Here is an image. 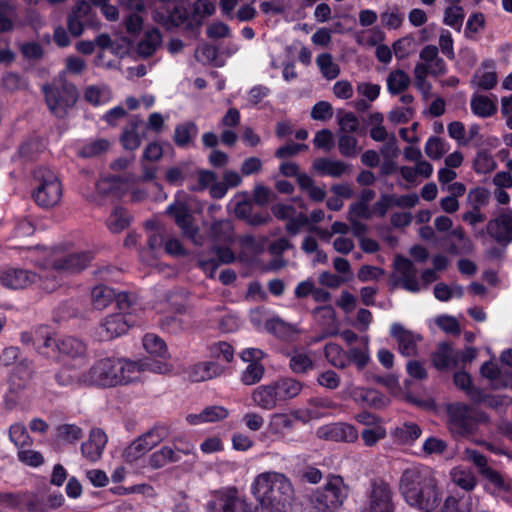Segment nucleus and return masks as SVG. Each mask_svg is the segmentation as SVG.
<instances>
[{
    "instance_id": "52",
    "label": "nucleus",
    "mask_w": 512,
    "mask_h": 512,
    "mask_svg": "<svg viewBox=\"0 0 512 512\" xmlns=\"http://www.w3.org/2000/svg\"><path fill=\"white\" fill-rule=\"evenodd\" d=\"M324 355L328 362L336 368H345L348 363L343 349L336 343H328L324 348Z\"/></svg>"
},
{
    "instance_id": "30",
    "label": "nucleus",
    "mask_w": 512,
    "mask_h": 512,
    "mask_svg": "<svg viewBox=\"0 0 512 512\" xmlns=\"http://www.w3.org/2000/svg\"><path fill=\"white\" fill-rule=\"evenodd\" d=\"M273 383L280 403L295 398L303 388L302 382L290 377L280 378Z\"/></svg>"
},
{
    "instance_id": "4",
    "label": "nucleus",
    "mask_w": 512,
    "mask_h": 512,
    "mask_svg": "<svg viewBox=\"0 0 512 512\" xmlns=\"http://www.w3.org/2000/svg\"><path fill=\"white\" fill-rule=\"evenodd\" d=\"M38 256L31 261L42 268L53 269L56 272H78L84 269L93 256L90 252L67 253L60 247H35Z\"/></svg>"
},
{
    "instance_id": "53",
    "label": "nucleus",
    "mask_w": 512,
    "mask_h": 512,
    "mask_svg": "<svg viewBox=\"0 0 512 512\" xmlns=\"http://www.w3.org/2000/svg\"><path fill=\"white\" fill-rule=\"evenodd\" d=\"M137 127H138V122L132 121L131 127L125 128L123 130V132L120 136V143L124 149L129 150V151H134L140 147L142 139L136 131Z\"/></svg>"
},
{
    "instance_id": "64",
    "label": "nucleus",
    "mask_w": 512,
    "mask_h": 512,
    "mask_svg": "<svg viewBox=\"0 0 512 512\" xmlns=\"http://www.w3.org/2000/svg\"><path fill=\"white\" fill-rule=\"evenodd\" d=\"M496 168V162L486 151H479L474 159V169L477 173L486 174Z\"/></svg>"
},
{
    "instance_id": "34",
    "label": "nucleus",
    "mask_w": 512,
    "mask_h": 512,
    "mask_svg": "<svg viewBox=\"0 0 512 512\" xmlns=\"http://www.w3.org/2000/svg\"><path fill=\"white\" fill-rule=\"evenodd\" d=\"M354 400L362 405L374 408L385 406V397L375 389L356 388L353 391Z\"/></svg>"
},
{
    "instance_id": "43",
    "label": "nucleus",
    "mask_w": 512,
    "mask_h": 512,
    "mask_svg": "<svg viewBox=\"0 0 512 512\" xmlns=\"http://www.w3.org/2000/svg\"><path fill=\"white\" fill-rule=\"evenodd\" d=\"M472 84L482 90H490L497 84V75L492 67L483 65L474 74Z\"/></svg>"
},
{
    "instance_id": "35",
    "label": "nucleus",
    "mask_w": 512,
    "mask_h": 512,
    "mask_svg": "<svg viewBox=\"0 0 512 512\" xmlns=\"http://www.w3.org/2000/svg\"><path fill=\"white\" fill-rule=\"evenodd\" d=\"M265 329L277 338L285 341L293 340L297 334L295 326L284 322L278 317L267 320Z\"/></svg>"
},
{
    "instance_id": "13",
    "label": "nucleus",
    "mask_w": 512,
    "mask_h": 512,
    "mask_svg": "<svg viewBox=\"0 0 512 512\" xmlns=\"http://www.w3.org/2000/svg\"><path fill=\"white\" fill-rule=\"evenodd\" d=\"M118 358L103 357L96 360L93 365L86 370L87 385L97 387H114L119 384L117 374Z\"/></svg>"
},
{
    "instance_id": "45",
    "label": "nucleus",
    "mask_w": 512,
    "mask_h": 512,
    "mask_svg": "<svg viewBox=\"0 0 512 512\" xmlns=\"http://www.w3.org/2000/svg\"><path fill=\"white\" fill-rule=\"evenodd\" d=\"M226 512H252L251 505L238 495L235 487L226 489Z\"/></svg>"
},
{
    "instance_id": "1",
    "label": "nucleus",
    "mask_w": 512,
    "mask_h": 512,
    "mask_svg": "<svg viewBox=\"0 0 512 512\" xmlns=\"http://www.w3.org/2000/svg\"><path fill=\"white\" fill-rule=\"evenodd\" d=\"M398 487L404 501L416 510L433 512L442 502V492L429 468H406L400 476Z\"/></svg>"
},
{
    "instance_id": "33",
    "label": "nucleus",
    "mask_w": 512,
    "mask_h": 512,
    "mask_svg": "<svg viewBox=\"0 0 512 512\" xmlns=\"http://www.w3.org/2000/svg\"><path fill=\"white\" fill-rule=\"evenodd\" d=\"M32 372V362L27 359L22 360L15 369L10 383L9 392L17 393L23 390L26 387L27 381L30 379Z\"/></svg>"
},
{
    "instance_id": "11",
    "label": "nucleus",
    "mask_w": 512,
    "mask_h": 512,
    "mask_svg": "<svg viewBox=\"0 0 512 512\" xmlns=\"http://www.w3.org/2000/svg\"><path fill=\"white\" fill-rule=\"evenodd\" d=\"M394 492L383 479L371 481L360 512H395Z\"/></svg>"
},
{
    "instance_id": "24",
    "label": "nucleus",
    "mask_w": 512,
    "mask_h": 512,
    "mask_svg": "<svg viewBox=\"0 0 512 512\" xmlns=\"http://www.w3.org/2000/svg\"><path fill=\"white\" fill-rule=\"evenodd\" d=\"M43 93L49 110L55 116L63 117L67 113V108L71 106L69 100L65 99L58 88L51 85H45Z\"/></svg>"
},
{
    "instance_id": "57",
    "label": "nucleus",
    "mask_w": 512,
    "mask_h": 512,
    "mask_svg": "<svg viewBox=\"0 0 512 512\" xmlns=\"http://www.w3.org/2000/svg\"><path fill=\"white\" fill-rule=\"evenodd\" d=\"M218 48L211 44H202L196 50V58L198 61L214 66H221V59L218 58Z\"/></svg>"
},
{
    "instance_id": "37",
    "label": "nucleus",
    "mask_w": 512,
    "mask_h": 512,
    "mask_svg": "<svg viewBox=\"0 0 512 512\" xmlns=\"http://www.w3.org/2000/svg\"><path fill=\"white\" fill-rule=\"evenodd\" d=\"M181 457L169 446H163L153 452L148 459V464L152 469H160L169 463L180 461Z\"/></svg>"
},
{
    "instance_id": "25",
    "label": "nucleus",
    "mask_w": 512,
    "mask_h": 512,
    "mask_svg": "<svg viewBox=\"0 0 512 512\" xmlns=\"http://www.w3.org/2000/svg\"><path fill=\"white\" fill-rule=\"evenodd\" d=\"M212 257H202L199 260V266L203 272L210 278H218V280L224 283V269H220L222 263H224V250L221 247H215L213 250Z\"/></svg>"
},
{
    "instance_id": "5",
    "label": "nucleus",
    "mask_w": 512,
    "mask_h": 512,
    "mask_svg": "<svg viewBox=\"0 0 512 512\" xmlns=\"http://www.w3.org/2000/svg\"><path fill=\"white\" fill-rule=\"evenodd\" d=\"M118 313L106 316L97 328V337L101 341H109L125 334L134 324L131 315L136 310L135 297L121 292L117 297Z\"/></svg>"
},
{
    "instance_id": "59",
    "label": "nucleus",
    "mask_w": 512,
    "mask_h": 512,
    "mask_svg": "<svg viewBox=\"0 0 512 512\" xmlns=\"http://www.w3.org/2000/svg\"><path fill=\"white\" fill-rule=\"evenodd\" d=\"M338 148L341 155L345 157H355L360 150L358 148V140L350 134L343 133L339 135Z\"/></svg>"
},
{
    "instance_id": "61",
    "label": "nucleus",
    "mask_w": 512,
    "mask_h": 512,
    "mask_svg": "<svg viewBox=\"0 0 512 512\" xmlns=\"http://www.w3.org/2000/svg\"><path fill=\"white\" fill-rule=\"evenodd\" d=\"M451 476L453 482L466 491H471L476 486V478L470 471L455 469L452 471Z\"/></svg>"
},
{
    "instance_id": "15",
    "label": "nucleus",
    "mask_w": 512,
    "mask_h": 512,
    "mask_svg": "<svg viewBox=\"0 0 512 512\" xmlns=\"http://www.w3.org/2000/svg\"><path fill=\"white\" fill-rule=\"evenodd\" d=\"M395 274L392 275V287L401 286L403 289L417 293L420 291L417 275L418 270L413 262L403 256H397L394 261Z\"/></svg>"
},
{
    "instance_id": "51",
    "label": "nucleus",
    "mask_w": 512,
    "mask_h": 512,
    "mask_svg": "<svg viewBox=\"0 0 512 512\" xmlns=\"http://www.w3.org/2000/svg\"><path fill=\"white\" fill-rule=\"evenodd\" d=\"M143 346L153 356L165 358L168 354L165 342L155 334H146L143 338Z\"/></svg>"
},
{
    "instance_id": "9",
    "label": "nucleus",
    "mask_w": 512,
    "mask_h": 512,
    "mask_svg": "<svg viewBox=\"0 0 512 512\" xmlns=\"http://www.w3.org/2000/svg\"><path fill=\"white\" fill-rule=\"evenodd\" d=\"M452 226H421L420 236L425 240H431L437 246L451 254H468L473 245L460 228L451 230Z\"/></svg>"
},
{
    "instance_id": "32",
    "label": "nucleus",
    "mask_w": 512,
    "mask_h": 512,
    "mask_svg": "<svg viewBox=\"0 0 512 512\" xmlns=\"http://www.w3.org/2000/svg\"><path fill=\"white\" fill-rule=\"evenodd\" d=\"M115 291L106 285H97L91 290V303L94 309L103 310L107 308L112 302L117 303Z\"/></svg>"
},
{
    "instance_id": "8",
    "label": "nucleus",
    "mask_w": 512,
    "mask_h": 512,
    "mask_svg": "<svg viewBox=\"0 0 512 512\" xmlns=\"http://www.w3.org/2000/svg\"><path fill=\"white\" fill-rule=\"evenodd\" d=\"M348 497V487L342 477L330 476L322 487L309 496V503L315 512H337Z\"/></svg>"
},
{
    "instance_id": "27",
    "label": "nucleus",
    "mask_w": 512,
    "mask_h": 512,
    "mask_svg": "<svg viewBox=\"0 0 512 512\" xmlns=\"http://www.w3.org/2000/svg\"><path fill=\"white\" fill-rule=\"evenodd\" d=\"M422 62L430 69L433 76L443 75L446 72V63L439 56V50L435 45H426L419 54Z\"/></svg>"
},
{
    "instance_id": "3",
    "label": "nucleus",
    "mask_w": 512,
    "mask_h": 512,
    "mask_svg": "<svg viewBox=\"0 0 512 512\" xmlns=\"http://www.w3.org/2000/svg\"><path fill=\"white\" fill-rule=\"evenodd\" d=\"M251 490L261 508H285L293 495L289 479L277 472L259 474L254 479Z\"/></svg>"
},
{
    "instance_id": "54",
    "label": "nucleus",
    "mask_w": 512,
    "mask_h": 512,
    "mask_svg": "<svg viewBox=\"0 0 512 512\" xmlns=\"http://www.w3.org/2000/svg\"><path fill=\"white\" fill-rule=\"evenodd\" d=\"M9 439L18 448H24L32 443L25 425L14 423L9 428Z\"/></svg>"
},
{
    "instance_id": "21",
    "label": "nucleus",
    "mask_w": 512,
    "mask_h": 512,
    "mask_svg": "<svg viewBox=\"0 0 512 512\" xmlns=\"http://www.w3.org/2000/svg\"><path fill=\"white\" fill-rule=\"evenodd\" d=\"M60 386H88L86 371H80L75 365H63L55 375Z\"/></svg>"
},
{
    "instance_id": "16",
    "label": "nucleus",
    "mask_w": 512,
    "mask_h": 512,
    "mask_svg": "<svg viewBox=\"0 0 512 512\" xmlns=\"http://www.w3.org/2000/svg\"><path fill=\"white\" fill-rule=\"evenodd\" d=\"M142 371H152L161 374L167 371V366L161 362L152 363L149 360L133 362L118 358L117 374L121 378L119 384H127L137 380Z\"/></svg>"
},
{
    "instance_id": "17",
    "label": "nucleus",
    "mask_w": 512,
    "mask_h": 512,
    "mask_svg": "<svg viewBox=\"0 0 512 512\" xmlns=\"http://www.w3.org/2000/svg\"><path fill=\"white\" fill-rule=\"evenodd\" d=\"M39 280L40 276L23 268L9 267L0 272V283L12 290L28 288Z\"/></svg>"
},
{
    "instance_id": "56",
    "label": "nucleus",
    "mask_w": 512,
    "mask_h": 512,
    "mask_svg": "<svg viewBox=\"0 0 512 512\" xmlns=\"http://www.w3.org/2000/svg\"><path fill=\"white\" fill-rule=\"evenodd\" d=\"M349 218L351 224H359L360 220H370L373 218L372 206L356 201L349 207Z\"/></svg>"
},
{
    "instance_id": "2",
    "label": "nucleus",
    "mask_w": 512,
    "mask_h": 512,
    "mask_svg": "<svg viewBox=\"0 0 512 512\" xmlns=\"http://www.w3.org/2000/svg\"><path fill=\"white\" fill-rule=\"evenodd\" d=\"M215 12V5L210 0H196L190 10L183 4H177L172 10L153 12V20L166 30L183 27L185 31L195 33L203 20Z\"/></svg>"
},
{
    "instance_id": "55",
    "label": "nucleus",
    "mask_w": 512,
    "mask_h": 512,
    "mask_svg": "<svg viewBox=\"0 0 512 512\" xmlns=\"http://www.w3.org/2000/svg\"><path fill=\"white\" fill-rule=\"evenodd\" d=\"M489 191L483 187L470 189L467 193L466 204L469 208L481 210L487 205Z\"/></svg>"
},
{
    "instance_id": "62",
    "label": "nucleus",
    "mask_w": 512,
    "mask_h": 512,
    "mask_svg": "<svg viewBox=\"0 0 512 512\" xmlns=\"http://www.w3.org/2000/svg\"><path fill=\"white\" fill-rule=\"evenodd\" d=\"M109 148V142L105 139H97L84 145L79 152L82 158H92L101 155Z\"/></svg>"
},
{
    "instance_id": "47",
    "label": "nucleus",
    "mask_w": 512,
    "mask_h": 512,
    "mask_svg": "<svg viewBox=\"0 0 512 512\" xmlns=\"http://www.w3.org/2000/svg\"><path fill=\"white\" fill-rule=\"evenodd\" d=\"M314 361L308 354L294 352L289 358V368L295 374H306L314 369Z\"/></svg>"
},
{
    "instance_id": "41",
    "label": "nucleus",
    "mask_w": 512,
    "mask_h": 512,
    "mask_svg": "<svg viewBox=\"0 0 512 512\" xmlns=\"http://www.w3.org/2000/svg\"><path fill=\"white\" fill-rule=\"evenodd\" d=\"M470 106L472 112L481 118L491 117L497 111L496 104L485 95L472 96Z\"/></svg>"
},
{
    "instance_id": "36",
    "label": "nucleus",
    "mask_w": 512,
    "mask_h": 512,
    "mask_svg": "<svg viewBox=\"0 0 512 512\" xmlns=\"http://www.w3.org/2000/svg\"><path fill=\"white\" fill-rule=\"evenodd\" d=\"M421 435L420 427L412 422L403 423L391 431V437L398 444H409Z\"/></svg>"
},
{
    "instance_id": "50",
    "label": "nucleus",
    "mask_w": 512,
    "mask_h": 512,
    "mask_svg": "<svg viewBox=\"0 0 512 512\" xmlns=\"http://www.w3.org/2000/svg\"><path fill=\"white\" fill-rule=\"evenodd\" d=\"M449 150V144L439 138V137H430L424 147V151L426 155L432 160L441 159Z\"/></svg>"
},
{
    "instance_id": "14",
    "label": "nucleus",
    "mask_w": 512,
    "mask_h": 512,
    "mask_svg": "<svg viewBox=\"0 0 512 512\" xmlns=\"http://www.w3.org/2000/svg\"><path fill=\"white\" fill-rule=\"evenodd\" d=\"M201 211L202 205L196 198L183 191H178L173 202L167 206L165 213L174 219L175 224H193V215Z\"/></svg>"
},
{
    "instance_id": "60",
    "label": "nucleus",
    "mask_w": 512,
    "mask_h": 512,
    "mask_svg": "<svg viewBox=\"0 0 512 512\" xmlns=\"http://www.w3.org/2000/svg\"><path fill=\"white\" fill-rule=\"evenodd\" d=\"M316 321L323 328H335V310L330 305L319 306L313 310Z\"/></svg>"
},
{
    "instance_id": "7",
    "label": "nucleus",
    "mask_w": 512,
    "mask_h": 512,
    "mask_svg": "<svg viewBox=\"0 0 512 512\" xmlns=\"http://www.w3.org/2000/svg\"><path fill=\"white\" fill-rule=\"evenodd\" d=\"M464 454L466 460L472 462L478 468L479 474L488 482L486 489H491V493L512 504V478L488 466L486 456L479 451L466 449Z\"/></svg>"
},
{
    "instance_id": "49",
    "label": "nucleus",
    "mask_w": 512,
    "mask_h": 512,
    "mask_svg": "<svg viewBox=\"0 0 512 512\" xmlns=\"http://www.w3.org/2000/svg\"><path fill=\"white\" fill-rule=\"evenodd\" d=\"M464 18L465 12L460 5H449L444 11L443 23L459 32Z\"/></svg>"
},
{
    "instance_id": "26",
    "label": "nucleus",
    "mask_w": 512,
    "mask_h": 512,
    "mask_svg": "<svg viewBox=\"0 0 512 512\" xmlns=\"http://www.w3.org/2000/svg\"><path fill=\"white\" fill-rule=\"evenodd\" d=\"M432 362L438 370H446L458 365V353L447 342L440 343L432 354Z\"/></svg>"
},
{
    "instance_id": "44",
    "label": "nucleus",
    "mask_w": 512,
    "mask_h": 512,
    "mask_svg": "<svg viewBox=\"0 0 512 512\" xmlns=\"http://www.w3.org/2000/svg\"><path fill=\"white\" fill-rule=\"evenodd\" d=\"M198 132L197 126L193 122H186L176 126L173 140L178 147H186L191 143Z\"/></svg>"
},
{
    "instance_id": "63",
    "label": "nucleus",
    "mask_w": 512,
    "mask_h": 512,
    "mask_svg": "<svg viewBox=\"0 0 512 512\" xmlns=\"http://www.w3.org/2000/svg\"><path fill=\"white\" fill-rule=\"evenodd\" d=\"M217 182V175L211 170H198V183L190 185L188 189L192 192H200L210 188Z\"/></svg>"
},
{
    "instance_id": "10",
    "label": "nucleus",
    "mask_w": 512,
    "mask_h": 512,
    "mask_svg": "<svg viewBox=\"0 0 512 512\" xmlns=\"http://www.w3.org/2000/svg\"><path fill=\"white\" fill-rule=\"evenodd\" d=\"M447 415L451 433L460 437L473 434L478 422L487 421L483 412L459 402L447 406Z\"/></svg>"
},
{
    "instance_id": "42",
    "label": "nucleus",
    "mask_w": 512,
    "mask_h": 512,
    "mask_svg": "<svg viewBox=\"0 0 512 512\" xmlns=\"http://www.w3.org/2000/svg\"><path fill=\"white\" fill-rule=\"evenodd\" d=\"M410 83L409 75L403 70L391 71L387 77V89L392 95L401 94L410 86Z\"/></svg>"
},
{
    "instance_id": "46",
    "label": "nucleus",
    "mask_w": 512,
    "mask_h": 512,
    "mask_svg": "<svg viewBox=\"0 0 512 512\" xmlns=\"http://www.w3.org/2000/svg\"><path fill=\"white\" fill-rule=\"evenodd\" d=\"M316 64L322 74L327 80H333L340 74V67L333 61V57L329 53H322L317 56Z\"/></svg>"
},
{
    "instance_id": "18",
    "label": "nucleus",
    "mask_w": 512,
    "mask_h": 512,
    "mask_svg": "<svg viewBox=\"0 0 512 512\" xmlns=\"http://www.w3.org/2000/svg\"><path fill=\"white\" fill-rule=\"evenodd\" d=\"M417 201L418 197L415 194L402 196L382 194L372 206L373 218L384 217L387 211L394 206L403 208L413 207Z\"/></svg>"
},
{
    "instance_id": "22",
    "label": "nucleus",
    "mask_w": 512,
    "mask_h": 512,
    "mask_svg": "<svg viewBox=\"0 0 512 512\" xmlns=\"http://www.w3.org/2000/svg\"><path fill=\"white\" fill-rule=\"evenodd\" d=\"M314 169L322 176L339 178L351 172V166L344 161L329 158H318L313 163Z\"/></svg>"
},
{
    "instance_id": "19",
    "label": "nucleus",
    "mask_w": 512,
    "mask_h": 512,
    "mask_svg": "<svg viewBox=\"0 0 512 512\" xmlns=\"http://www.w3.org/2000/svg\"><path fill=\"white\" fill-rule=\"evenodd\" d=\"M391 336L398 343L399 352L404 356H414L417 352V341L421 340L412 331L407 330L402 324L394 323L390 328Z\"/></svg>"
},
{
    "instance_id": "58",
    "label": "nucleus",
    "mask_w": 512,
    "mask_h": 512,
    "mask_svg": "<svg viewBox=\"0 0 512 512\" xmlns=\"http://www.w3.org/2000/svg\"><path fill=\"white\" fill-rule=\"evenodd\" d=\"M265 368L260 362L248 364L241 375V381L245 385H254L261 381L264 376Z\"/></svg>"
},
{
    "instance_id": "12",
    "label": "nucleus",
    "mask_w": 512,
    "mask_h": 512,
    "mask_svg": "<svg viewBox=\"0 0 512 512\" xmlns=\"http://www.w3.org/2000/svg\"><path fill=\"white\" fill-rule=\"evenodd\" d=\"M168 436L165 426H155L132 441L123 451V458L133 463L143 457L152 448L161 443Z\"/></svg>"
},
{
    "instance_id": "23",
    "label": "nucleus",
    "mask_w": 512,
    "mask_h": 512,
    "mask_svg": "<svg viewBox=\"0 0 512 512\" xmlns=\"http://www.w3.org/2000/svg\"><path fill=\"white\" fill-rule=\"evenodd\" d=\"M251 397L254 404L264 410H272L280 403L273 382L255 388Z\"/></svg>"
},
{
    "instance_id": "20",
    "label": "nucleus",
    "mask_w": 512,
    "mask_h": 512,
    "mask_svg": "<svg viewBox=\"0 0 512 512\" xmlns=\"http://www.w3.org/2000/svg\"><path fill=\"white\" fill-rule=\"evenodd\" d=\"M107 437L101 429H92L89 439L81 445L82 455L89 461H97L105 448Z\"/></svg>"
},
{
    "instance_id": "40",
    "label": "nucleus",
    "mask_w": 512,
    "mask_h": 512,
    "mask_svg": "<svg viewBox=\"0 0 512 512\" xmlns=\"http://www.w3.org/2000/svg\"><path fill=\"white\" fill-rule=\"evenodd\" d=\"M381 24L387 30L401 28L405 20V13L398 5L386 7L380 14Z\"/></svg>"
},
{
    "instance_id": "29",
    "label": "nucleus",
    "mask_w": 512,
    "mask_h": 512,
    "mask_svg": "<svg viewBox=\"0 0 512 512\" xmlns=\"http://www.w3.org/2000/svg\"><path fill=\"white\" fill-rule=\"evenodd\" d=\"M56 348L60 353L72 359L83 358L86 355V345L84 342L71 336L59 338Z\"/></svg>"
},
{
    "instance_id": "48",
    "label": "nucleus",
    "mask_w": 512,
    "mask_h": 512,
    "mask_svg": "<svg viewBox=\"0 0 512 512\" xmlns=\"http://www.w3.org/2000/svg\"><path fill=\"white\" fill-rule=\"evenodd\" d=\"M337 404L328 397H314L308 401L307 414L310 418L324 416V410L334 409Z\"/></svg>"
},
{
    "instance_id": "39",
    "label": "nucleus",
    "mask_w": 512,
    "mask_h": 512,
    "mask_svg": "<svg viewBox=\"0 0 512 512\" xmlns=\"http://www.w3.org/2000/svg\"><path fill=\"white\" fill-rule=\"evenodd\" d=\"M161 42V33L157 28L147 31L144 37L137 44V53L142 58L151 57L157 50L158 45Z\"/></svg>"
},
{
    "instance_id": "38",
    "label": "nucleus",
    "mask_w": 512,
    "mask_h": 512,
    "mask_svg": "<svg viewBox=\"0 0 512 512\" xmlns=\"http://www.w3.org/2000/svg\"><path fill=\"white\" fill-rule=\"evenodd\" d=\"M271 212L278 221H289L290 224H307V218H301L295 207L291 204L276 203L271 207Z\"/></svg>"
},
{
    "instance_id": "28",
    "label": "nucleus",
    "mask_w": 512,
    "mask_h": 512,
    "mask_svg": "<svg viewBox=\"0 0 512 512\" xmlns=\"http://www.w3.org/2000/svg\"><path fill=\"white\" fill-rule=\"evenodd\" d=\"M324 436L333 441L354 442L358 439V432L354 426L340 422L326 426Z\"/></svg>"
},
{
    "instance_id": "31",
    "label": "nucleus",
    "mask_w": 512,
    "mask_h": 512,
    "mask_svg": "<svg viewBox=\"0 0 512 512\" xmlns=\"http://www.w3.org/2000/svg\"><path fill=\"white\" fill-rule=\"evenodd\" d=\"M221 372L220 366L212 361L201 362L193 365L187 371L189 380L201 382L212 379Z\"/></svg>"
},
{
    "instance_id": "6",
    "label": "nucleus",
    "mask_w": 512,
    "mask_h": 512,
    "mask_svg": "<svg viewBox=\"0 0 512 512\" xmlns=\"http://www.w3.org/2000/svg\"><path fill=\"white\" fill-rule=\"evenodd\" d=\"M32 193L34 202L41 208H52L62 198V184L58 176L49 168L36 167L32 172Z\"/></svg>"
}]
</instances>
